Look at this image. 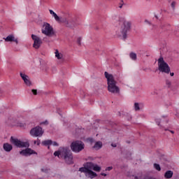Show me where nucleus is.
Returning a JSON list of instances; mask_svg holds the SVG:
<instances>
[{
  "label": "nucleus",
  "mask_w": 179,
  "mask_h": 179,
  "mask_svg": "<svg viewBox=\"0 0 179 179\" xmlns=\"http://www.w3.org/2000/svg\"><path fill=\"white\" fill-rule=\"evenodd\" d=\"M41 171H43V173H47L48 171L47 169H42Z\"/></svg>",
  "instance_id": "obj_41"
},
{
  "label": "nucleus",
  "mask_w": 179,
  "mask_h": 179,
  "mask_svg": "<svg viewBox=\"0 0 179 179\" xmlns=\"http://www.w3.org/2000/svg\"><path fill=\"white\" fill-rule=\"evenodd\" d=\"M155 17H156V19H159V17H157V15H155Z\"/></svg>",
  "instance_id": "obj_46"
},
{
  "label": "nucleus",
  "mask_w": 179,
  "mask_h": 179,
  "mask_svg": "<svg viewBox=\"0 0 179 179\" xmlns=\"http://www.w3.org/2000/svg\"><path fill=\"white\" fill-rule=\"evenodd\" d=\"M80 169H87V170H94V171H100L101 170V166L92 162H88L84 164V167H81Z\"/></svg>",
  "instance_id": "obj_10"
},
{
  "label": "nucleus",
  "mask_w": 179,
  "mask_h": 179,
  "mask_svg": "<svg viewBox=\"0 0 179 179\" xmlns=\"http://www.w3.org/2000/svg\"><path fill=\"white\" fill-rule=\"evenodd\" d=\"M20 155L22 156H25L27 157L29 156H31V155H37V152L32 150L31 148H26L25 150H22L20 152Z\"/></svg>",
  "instance_id": "obj_13"
},
{
  "label": "nucleus",
  "mask_w": 179,
  "mask_h": 179,
  "mask_svg": "<svg viewBox=\"0 0 179 179\" xmlns=\"http://www.w3.org/2000/svg\"><path fill=\"white\" fill-rule=\"evenodd\" d=\"M3 40H5L6 43H10L12 41H14L16 44H19V41L17 38H15V35L10 34L6 38H3Z\"/></svg>",
  "instance_id": "obj_16"
},
{
  "label": "nucleus",
  "mask_w": 179,
  "mask_h": 179,
  "mask_svg": "<svg viewBox=\"0 0 179 179\" xmlns=\"http://www.w3.org/2000/svg\"><path fill=\"white\" fill-rule=\"evenodd\" d=\"M29 134L33 138H41L44 135V130L41 127L36 126L30 130Z\"/></svg>",
  "instance_id": "obj_6"
},
{
  "label": "nucleus",
  "mask_w": 179,
  "mask_h": 179,
  "mask_svg": "<svg viewBox=\"0 0 179 179\" xmlns=\"http://www.w3.org/2000/svg\"><path fill=\"white\" fill-rule=\"evenodd\" d=\"M170 27V24H167V23H164V22H162L161 23L159 27L160 29H162V30H168L169 27Z\"/></svg>",
  "instance_id": "obj_21"
},
{
  "label": "nucleus",
  "mask_w": 179,
  "mask_h": 179,
  "mask_svg": "<svg viewBox=\"0 0 179 179\" xmlns=\"http://www.w3.org/2000/svg\"><path fill=\"white\" fill-rule=\"evenodd\" d=\"M164 131H169V129H164Z\"/></svg>",
  "instance_id": "obj_47"
},
{
  "label": "nucleus",
  "mask_w": 179,
  "mask_h": 179,
  "mask_svg": "<svg viewBox=\"0 0 179 179\" xmlns=\"http://www.w3.org/2000/svg\"><path fill=\"white\" fill-rule=\"evenodd\" d=\"M176 1H173L171 4V6L173 10H176Z\"/></svg>",
  "instance_id": "obj_28"
},
{
  "label": "nucleus",
  "mask_w": 179,
  "mask_h": 179,
  "mask_svg": "<svg viewBox=\"0 0 179 179\" xmlns=\"http://www.w3.org/2000/svg\"><path fill=\"white\" fill-rule=\"evenodd\" d=\"M42 145H43V146H50L52 145V140L43 141H42Z\"/></svg>",
  "instance_id": "obj_23"
},
{
  "label": "nucleus",
  "mask_w": 179,
  "mask_h": 179,
  "mask_svg": "<svg viewBox=\"0 0 179 179\" xmlns=\"http://www.w3.org/2000/svg\"><path fill=\"white\" fill-rule=\"evenodd\" d=\"M158 69L160 72H164V73H170V66L164 62L163 57H161L158 59Z\"/></svg>",
  "instance_id": "obj_4"
},
{
  "label": "nucleus",
  "mask_w": 179,
  "mask_h": 179,
  "mask_svg": "<svg viewBox=\"0 0 179 179\" xmlns=\"http://www.w3.org/2000/svg\"><path fill=\"white\" fill-rule=\"evenodd\" d=\"M52 146H59V144H58V143H57V141H52Z\"/></svg>",
  "instance_id": "obj_29"
},
{
  "label": "nucleus",
  "mask_w": 179,
  "mask_h": 179,
  "mask_svg": "<svg viewBox=\"0 0 179 179\" xmlns=\"http://www.w3.org/2000/svg\"><path fill=\"white\" fill-rule=\"evenodd\" d=\"M81 41H82V38H80V37L78 38L77 40V43H78V45H80L82 44Z\"/></svg>",
  "instance_id": "obj_30"
},
{
  "label": "nucleus",
  "mask_w": 179,
  "mask_h": 179,
  "mask_svg": "<svg viewBox=\"0 0 179 179\" xmlns=\"http://www.w3.org/2000/svg\"><path fill=\"white\" fill-rule=\"evenodd\" d=\"M141 106H142V103H139L138 102L134 103V110L135 111H139L141 110Z\"/></svg>",
  "instance_id": "obj_24"
},
{
  "label": "nucleus",
  "mask_w": 179,
  "mask_h": 179,
  "mask_svg": "<svg viewBox=\"0 0 179 179\" xmlns=\"http://www.w3.org/2000/svg\"><path fill=\"white\" fill-rule=\"evenodd\" d=\"M3 148L4 149L5 152H10V150L13 149V147L12 146V145L6 143L3 144Z\"/></svg>",
  "instance_id": "obj_18"
},
{
  "label": "nucleus",
  "mask_w": 179,
  "mask_h": 179,
  "mask_svg": "<svg viewBox=\"0 0 179 179\" xmlns=\"http://www.w3.org/2000/svg\"><path fill=\"white\" fill-rule=\"evenodd\" d=\"M31 38L34 41L33 47L36 50H38L40 47H41V44H43V41L40 37L37 36V35L31 34Z\"/></svg>",
  "instance_id": "obj_12"
},
{
  "label": "nucleus",
  "mask_w": 179,
  "mask_h": 179,
  "mask_svg": "<svg viewBox=\"0 0 179 179\" xmlns=\"http://www.w3.org/2000/svg\"><path fill=\"white\" fill-rule=\"evenodd\" d=\"M10 141L16 148H29L30 146L29 142L22 141L13 136L10 137Z\"/></svg>",
  "instance_id": "obj_7"
},
{
  "label": "nucleus",
  "mask_w": 179,
  "mask_h": 179,
  "mask_svg": "<svg viewBox=\"0 0 179 179\" xmlns=\"http://www.w3.org/2000/svg\"><path fill=\"white\" fill-rule=\"evenodd\" d=\"M85 148V143L82 141H76L71 144V149L75 153H79Z\"/></svg>",
  "instance_id": "obj_5"
},
{
  "label": "nucleus",
  "mask_w": 179,
  "mask_h": 179,
  "mask_svg": "<svg viewBox=\"0 0 179 179\" xmlns=\"http://www.w3.org/2000/svg\"><path fill=\"white\" fill-rule=\"evenodd\" d=\"M48 69H45V71H46V72H47Z\"/></svg>",
  "instance_id": "obj_48"
},
{
  "label": "nucleus",
  "mask_w": 179,
  "mask_h": 179,
  "mask_svg": "<svg viewBox=\"0 0 179 179\" xmlns=\"http://www.w3.org/2000/svg\"><path fill=\"white\" fill-rule=\"evenodd\" d=\"M141 176H134V179H141Z\"/></svg>",
  "instance_id": "obj_38"
},
{
  "label": "nucleus",
  "mask_w": 179,
  "mask_h": 179,
  "mask_svg": "<svg viewBox=\"0 0 179 179\" xmlns=\"http://www.w3.org/2000/svg\"><path fill=\"white\" fill-rule=\"evenodd\" d=\"M105 78L107 80L108 90L110 93L113 94H120V87L117 85V80L114 78L113 74L108 73V72L105 71Z\"/></svg>",
  "instance_id": "obj_2"
},
{
  "label": "nucleus",
  "mask_w": 179,
  "mask_h": 179,
  "mask_svg": "<svg viewBox=\"0 0 179 179\" xmlns=\"http://www.w3.org/2000/svg\"><path fill=\"white\" fill-rule=\"evenodd\" d=\"M101 148H103V143H101V141L96 142L93 146V148L96 149V150L101 149Z\"/></svg>",
  "instance_id": "obj_19"
},
{
  "label": "nucleus",
  "mask_w": 179,
  "mask_h": 179,
  "mask_svg": "<svg viewBox=\"0 0 179 179\" xmlns=\"http://www.w3.org/2000/svg\"><path fill=\"white\" fill-rule=\"evenodd\" d=\"M86 160H88L90 162H93V160H94V158H93L92 157H88Z\"/></svg>",
  "instance_id": "obj_32"
},
{
  "label": "nucleus",
  "mask_w": 179,
  "mask_h": 179,
  "mask_svg": "<svg viewBox=\"0 0 179 179\" xmlns=\"http://www.w3.org/2000/svg\"><path fill=\"white\" fill-rule=\"evenodd\" d=\"M49 12L50 13V15H52V16L55 18V20H56V22H62V17H59V16H58V15H57V13H55V12H54V10H49Z\"/></svg>",
  "instance_id": "obj_17"
},
{
  "label": "nucleus",
  "mask_w": 179,
  "mask_h": 179,
  "mask_svg": "<svg viewBox=\"0 0 179 179\" xmlns=\"http://www.w3.org/2000/svg\"><path fill=\"white\" fill-rule=\"evenodd\" d=\"M62 22L65 23L66 27H70V29H72L76 26H78V18L76 17H74L73 18H71L69 20H66V18H63Z\"/></svg>",
  "instance_id": "obj_9"
},
{
  "label": "nucleus",
  "mask_w": 179,
  "mask_h": 179,
  "mask_svg": "<svg viewBox=\"0 0 179 179\" xmlns=\"http://www.w3.org/2000/svg\"><path fill=\"white\" fill-rule=\"evenodd\" d=\"M124 5V1H121V3H120L119 8L121 9Z\"/></svg>",
  "instance_id": "obj_35"
},
{
  "label": "nucleus",
  "mask_w": 179,
  "mask_h": 179,
  "mask_svg": "<svg viewBox=\"0 0 179 179\" xmlns=\"http://www.w3.org/2000/svg\"><path fill=\"white\" fill-rule=\"evenodd\" d=\"M48 149H50V145H48Z\"/></svg>",
  "instance_id": "obj_49"
},
{
  "label": "nucleus",
  "mask_w": 179,
  "mask_h": 179,
  "mask_svg": "<svg viewBox=\"0 0 179 179\" xmlns=\"http://www.w3.org/2000/svg\"><path fill=\"white\" fill-rule=\"evenodd\" d=\"M101 176H103V177H107V174L104 173H101Z\"/></svg>",
  "instance_id": "obj_40"
},
{
  "label": "nucleus",
  "mask_w": 179,
  "mask_h": 179,
  "mask_svg": "<svg viewBox=\"0 0 179 179\" xmlns=\"http://www.w3.org/2000/svg\"><path fill=\"white\" fill-rule=\"evenodd\" d=\"M154 168L157 171H162V168L160 167V165L159 164H154Z\"/></svg>",
  "instance_id": "obj_25"
},
{
  "label": "nucleus",
  "mask_w": 179,
  "mask_h": 179,
  "mask_svg": "<svg viewBox=\"0 0 179 179\" xmlns=\"http://www.w3.org/2000/svg\"><path fill=\"white\" fill-rule=\"evenodd\" d=\"M79 171H80V173H84L85 177H87L88 178L93 179L97 177V173H96V172L93 171L91 169H87L86 168H80Z\"/></svg>",
  "instance_id": "obj_11"
},
{
  "label": "nucleus",
  "mask_w": 179,
  "mask_h": 179,
  "mask_svg": "<svg viewBox=\"0 0 179 179\" xmlns=\"http://www.w3.org/2000/svg\"><path fill=\"white\" fill-rule=\"evenodd\" d=\"M131 27L132 22L127 21V20L123 19L122 24L121 25L120 30L116 31V35L119 38H122V40H127V37H128V31L131 30Z\"/></svg>",
  "instance_id": "obj_3"
},
{
  "label": "nucleus",
  "mask_w": 179,
  "mask_h": 179,
  "mask_svg": "<svg viewBox=\"0 0 179 179\" xmlns=\"http://www.w3.org/2000/svg\"><path fill=\"white\" fill-rule=\"evenodd\" d=\"M42 33L48 37H52L54 36V29L48 22H44L43 28H42Z\"/></svg>",
  "instance_id": "obj_8"
},
{
  "label": "nucleus",
  "mask_w": 179,
  "mask_h": 179,
  "mask_svg": "<svg viewBox=\"0 0 179 179\" xmlns=\"http://www.w3.org/2000/svg\"><path fill=\"white\" fill-rule=\"evenodd\" d=\"M31 92L35 96L37 94V90H32Z\"/></svg>",
  "instance_id": "obj_36"
},
{
  "label": "nucleus",
  "mask_w": 179,
  "mask_h": 179,
  "mask_svg": "<svg viewBox=\"0 0 179 179\" xmlns=\"http://www.w3.org/2000/svg\"><path fill=\"white\" fill-rule=\"evenodd\" d=\"M113 169V166H108L106 169V171H111V169Z\"/></svg>",
  "instance_id": "obj_34"
},
{
  "label": "nucleus",
  "mask_w": 179,
  "mask_h": 179,
  "mask_svg": "<svg viewBox=\"0 0 179 179\" xmlns=\"http://www.w3.org/2000/svg\"><path fill=\"white\" fill-rule=\"evenodd\" d=\"M166 83L167 86H169V87H170V86H171V82L170 80H166Z\"/></svg>",
  "instance_id": "obj_31"
},
{
  "label": "nucleus",
  "mask_w": 179,
  "mask_h": 179,
  "mask_svg": "<svg viewBox=\"0 0 179 179\" xmlns=\"http://www.w3.org/2000/svg\"><path fill=\"white\" fill-rule=\"evenodd\" d=\"M145 23H148V24H150V22H149L148 20H145Z\"/></svg>",
  "instance_id": "obj_42"
},
{
  "label": "nucleus",
  "mask_w": 179,
  "mask_h": 179,
  "mask_svg": "<svg viewBox=\"0 0 179 179\" xmlns=\"http://www.w3.org/2000/svg\"><path fill=\"white\" fill-rule=\"evenodd\" d=\"M164 177L167 179L171 178L173 177V171H167L164 173Z\"/></svg>",
  "instance_id": "obj_22"
},
{
  "label": "nucleus",
  "mask_w": 179,
  "mask_h": 179,
  "mask_svg": "<svg viewBox=\"0 0 179 179\" xmlns=\"http://www.w3.org/2000/svg\"><path fill=\"white\" fill-rule=\"evenodd\" d=\"M169 131L171 134H174V131H173V130H169Z\"/></svg>",
  "instance_id": "obj_43"
},
{
  "label": "nucleus",
  "mask_w": 179,
  "mask_h": 179,
  "mask_svg": "<svg viewBox=\"0 0 179 179\" xmlns=\"http://www.w3.org/2000/svg\"><path fill=\"white\" fill-rule=\"evenodd\" d=\"M20 75L27 86H31V81H30V78L27 75L22 72L20 73Z\"/></svg>",
  "instance_id": "obj_15"
},
{
  "label": "nucleus",
  "mask_w": 179,
  "mask_h": 179,
  "mask_svg": "<svg viewBox=\"0 0 179 179\" xmlns=\"http://www.w3.org/2000/svg\"><path fill=\"white\" fill-rule=\"evenodd\" d=\"M111 146H112L113 148H117V144H115V143H112V144H111Z\"/></svg>",
  "instance_id": "obj_39"
},
{
  "label": "nucleus",
  "mask_w": 179,
  "mask_h": 179,
  "mask_svg": "<svg viewBox=\"0 0 179 179\" xmlns=\"http://www.w3.org/2000/svg\"><path fill=\"white\" fill-rule=\"evenodd\" d=\"M3 93V91L2 90H0V94H2Z\"/></svg>",
  "instance_id": "obj_44"
},
{
  "label": "nucleus",
  "mask_w": 179,
  "mask_h": 179,
  "mask_svg": "<svg viewBox=\"0 0 179 179\" xmlns=\"http://www.w3.org/2000/svg\"><path fill=\"white\" fill-rule=\"evenodd\" d=\"M170 75L171 76H173L174 75V73H171Z\"/></svg>",
  "instance_id": "obj_45"
},
{
  "label": "nucleus",
  "mask_w": 179,
  "mask_h": 179,
  "mask_svg": "<svg viewBox=\"0 0 179 179\" xmlns=\"http://www.w3.org/2000/svg\"><path fill=\"white\" fill-rule=\"evenodd\" d=\"M41 125H48V121L45 120L41 123Z\"/></svg>",
  "instance_id": "obj_33"
},
{
  "label": "nucleus",
  "mask_w": 179,
  "mask_h": 179,
  "mask_svg": "<svg viewBox=\"0 0 179 179\" xmlns=\"http://www.w3.org/2000/svg\"><path fill=\"white\" fill-rule=\"evenodd\" d=\"M130 58L133 59V61H136V55L134 52L130 53Z\"/></svg>",
  "instance_id": "obj_26"
},
{
  "label": "nucleus",
  "mask_w": 179,
  "mask_h": 179,
  "mask_svg": "<svg viewBox=\"0 0 179 179\" xmlns=\"http://www.w3.org/2000/svg\"><path fill=\"white\" fill-rule=\"evenodd\" d=\"M155 122L158 127L163 128V126L160 125V123L162 122V124H169V119H167V116H162V119L160 118L155 119Z\"/></svg>",
  "instance_id": "obj_14"
},
{
  "label": "nucleus",
  "mask_w": 179,
  "mask_h": 179,
  "mask_svg": "<svg viewBox=\"0 0 179 179\" xmlns=\"http://www.w3.org/2000/svg\"><path fill=\"white\" fill-rule=\"evenodd\" d=\"M20 127L21 128H24V127H26V124H24V123H20Z\"/></svg>",
  "instance_id": "obj_37"
},
{
  "label": "nucleus",
  "mask_w": 179,
  "mask_h": 179,
  "mask_svg": "<svg viewBox=\"0 0 179 179\" xmlns=\"http://www.w3.org/2000/svg\"><path fill=\"white\" fill-rule=\"evenodd\" d=\"M55 57L56 58H57V59H62V61H64V55H62V53H60L58 50H56L55 52Z\"/></svg>",
  "instance_id": "obj_20"
},
{
  "label": "nucleus",
  "mask_w": 179,
  "mask_h": 179,
  "mask_svg": "<svg viewBox=\"0 0 179 179\" xmlns=\"http://www.w3.org/2000/svg\"><path fill=\"white\" fill-rule=\"evenodd\" d=\"M34 145H37V146H39L40 143H41V141L40 139L37 138V140L32 141Z\"/></svg>",
  "instance_id": "obj_27"
},
{
  "label": "nucleus",
  "mask_w": 179,
  "mask_h": 179,
  "mask_svg": "<svg viewBox=\"0 0 179 179\" xmlns=\"http://www.w3.org/2000/svg\"><path fill=\"white\" fill-rule=\"evenodd\" d=\"M54 156L59 157V159H64L67 164H73V155L69 147H60L59 150L54 152Z\"/></svg>",
  "instance_id": "obj_1"
}]
</instances>
